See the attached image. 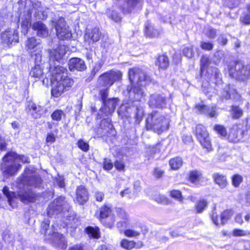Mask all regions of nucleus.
Masks as SVG:
<instances>
[{
  "instance_id": "3",
  "label": "nucleus",
  "mask_w": 250,
  "mask_h": 250,
  "mask_svg": "<svg viewBox=\"0 0 250 250\" xmlns=\"http://www.w3.org/2000/svg\"><path fill=\"white\" fill-rule=\"evenodd\" d=\"M128 77L131 83H136L139 86H134L128 91L130 96H133L134 100H140L144 96V92L141 87L149 83L151 79L146 72L138 68H133L129 70Z\"/></svg>"
},
{
  "instance_id": "43",
  "label": "nucleus",
  "mask_w": 250,
  "mask_h": 250,
  "mask_svg": "<svg viewBox=\"0 0 250 250\" xmlns=\"http://www.w3.org/2000/svg\"><path fill=\"white\" fill-rule=\"evenodd\" d=\"M248 234L247 230L240 229H235L232 231V235L236 237L245 236Z\"/></svg>"
},
{
  "instance_id": "51",
  "label": "nucleus",
  "mask_w": 250,
  "mask_h": 250,
  "mask_svg": "<svg viewBox=\"0 0 250 250\" xmlns=\"http://www.w3.org/2000/svg\"><path fill=\"white\" fill-rule=\"evenodd\" d=\"M117 213L118 216L120 218L123 219L125 220H128V215L124 210H123L121 208H117Z\"/></svg>"
},
{
  "instance_id": "9",
  "label": "nucleus",
  "mask_w": 250,
  "mask_h": 250,
  "mask_svg": "<svg viewBox=\"0 0 250 250\" xmlns=\"http://www.w3.org/2000/svg\"><path fill=\"white\" fill-rule=\"evenodd\" d=\"M68 208V204L65 200L64 198L60 196L55 199L48 206L47 208V214L49 216L54 214H57L63 210H67Z\"/></svg>"
},
{
  "instance_id": "57",
  "label": "nucleus",
  "mask_w": 250,
  "mask_h": 250,
  "mask_svg": "<svg viewBox=\"0 0 250 250\" xmlns=\"http://www.w3.org/2000/svg\"><path fill=\"white\" fill-rule=\"evenodd\" d=\"M103 66V63L101 62H99L96 63L92 70L91 72V75H93V76H94L97 73H98L100 70L101 69L102 67Z\"/></svg>"
},
{
  "instance_id": "32",
  "label": "nucleus",
  "mask_w": 250,
  "mask_h": 250,
  "mask_svg": "<svg viewBox=\"0 0 250 250\" xmlns=\"http://www.w3.org/2000/svg\"><path fill=\"white\" fill-rule=\"evenodd\" d=\"M156 64L161 69L167 68L169 65V60L167 57L165 55L159 56Z\"/></svg>"
},
{
  "instance_id": "38",
  "label": "nucleus",
  "mask_w": 250,
  "mask_h": 250,
  "mask_svg": "<svg viewBox=\"0 0 250 250\" xmlns=\"http://www.w3.org/2000/svg\"><path fill=\"white\" fill-rule=\"evenodd\" d=\"M202 178V173L200 171L193 170L190 172L189 180L193 183H197Z\"/></svg>"
},
{
  "instance_id": "6",
  "label": "nucleus",
  "mask_w": 250,
  "mask_h": 250,
  "mask_svg": "<svg viewBox=\"0 0 250 250\" xmlns=\"http://www.w3.org/2000/svg\"><path fill=\"white\" fill-rule=\"evenodd\" d=\"M230 75L240 80L245 81L250 76V64L244 65L241 62H237L229 69Z\"/></svg>"
},
{
  "instance_id": "16",
  "label": "nucleus",
  "mask_w": 250,
  "mask_h": 250,
  "mask_svg": "<svg viewBox=\"0 0 250 250\" xmlns=\"http://www.w3.org/2000/svg\"><path fill=\"white\" fill-rule=\"evenodd\" d=\"M118 101V100L117 99L113 98L108 100L105 102V104H104V107L101 108L100 112L104 111V115L102 114L101 116L104 117L114 112Z\"/></svg>"
},
{
  "instance_id": "14",
  "label": "nucleus",
  "mask_w": 250,
  "mask_h": 250,
  "mask_svg": "<svg viewBox=\"0 0 250 250\" xmlns=\"http://www.w3.org/2000/svg\"><path fill=\"white\" fill-rule=\"evenodd\" d=\"M1 40L3 43L9 46L14 42H18V35L15 30L5 31L1 34Z\"/></svg>"
},
{
  "instance_id": "27",
  "label": "nucleus",
  "mask_w": 250,
  "mask_h": 250,
  "mask_svg": "<svg viewBox=\"0 0 250 250\" xmlns=\"http://www.w3.org/2000/svg\"><path fill=\"white\" fill-rule=\"evenodd\" d=\"M196 108L201 113L210 117H214L217 116V112L215 107H210L204 104H197Z\"/></svg>"
},
{
  "instance_id": "21",
  "label": "nucleus",
  "mask_w": 250,
  "mask_h": 250,
  "mask_svg": "<svg viewBox=\"0 0 250 250\" xmlns=\"http://www.w3.org/2000/svg\"><path fill=\"white\" fill-rule=\"evenodd\" d=\"M26 107L29 111H33L31 114L35 118H39L43 112V109L42 106L37 105L32 101L27 102Z\"/></svg>"
},
{
  "instance_id": "8",
  "label": "nucleus",
  "mask_w": 250,
  "mask_h": 250,
  "mask_svg": "<svg viewBox=\"0 0 250 250\" xmlns=\"http://www.w3.org/2000/svg\"><path fill=\"white\" fill-rule=\"evenodd\" d=\"M196 136L202 146L208 151H211L212 146L209 134L206 127L202 125H198L196 127Z\"/></svg>"
},
{
  "instance_id": "58",
  "label": "nucleus",
  "mask_w": 250,
  "mask_h": 250,
  "mask_svg": "<svg viewBox=\"0 0 250 250\" xmlns=\"http://www.w3.org/2000/svg\"><path fill=\"white\" fill-rule=\"evenodd\" d=\"M201 47L203 49L211 50L213 48V44L209 42H202Z\"/></svg>"
},
{
  "instance_id": "24",
  "label": "nucleus",
  "mask_w": 250,
  "mask_h": 250,
  "mask_svg": "<svg viewBox=\"0 0 250 250\" xmlns=\"http://www.w3.org/2000/svg\"><path fill=\"white\" fill-rule=\"evenodd\" d=\"M32 29L37 31L38 36L44 38L48 35V30L46 25L41 21L34 22L32 25Z\"/></svg>"
},
{
  "instance_id": "34",
  "label": "nucleus",
  "mask_w": 250,
  "mask_h": 250,
  "mask_svg": "<svg viewBox=\"0 0 250 250\" xmlns=\"http://www.w3.org/2000/svg\"><path fill=\"white\" fill-rule=\"evenodd\" d=\"M169 164L171 169L177 170L182 166V159L180 157H177L171 159L169 161Z\"/></svg>"
},
{
  "instance_id": "47",
  "label": "nucleus",
  "mask_w": 250,
  "mask_h": 250,
  "mask_svg": "<svg viewBox=\"0 0 250 250\" xmlns=\"http://www.w3.org/2000/svg\"><path fill=\"white\" fill-rule=\"evenodd\" d=\"M63 115V112L61 110H56L52 114L51 117L53 120L60 121Z\"/></svg>"
},
{
  "instance_id": "48",
  "label": "nucleus",
  "mask_w": 250,
  "mask_h": 250,
  "mask_svg": "<svg viewBox=\"0 0 250 250\" xmlns=\"http://www.w3.org/2000/svg\"><path fill=\"white\" fill-rule=\"evenodd\" d=\"M171 196L178 201L182 202L183 201V197L180 191L178 190H173L170 192Z\"/></svg>"
},
{
  "instance_id": "25",
  "label": "nucleus",
  "mask_w": 250,
  "mask_h": 250,
  "mask_svg": "<svg viewBox=\"0 0 250 250\" xmlns=\"http://www.w3.org/2000/svg\"><path fill=\"white\" fill-rule=\"evenodd\" d=\"M143 0H126L122 7L124 13H129L143 2Z\"/></svg>"
},
{
  "instance_id": "60",
  "label": "nucleus",
  "mask_w": 250,
  "mask_h": 250,
  "mask_svg": "<svg viewBox=\"0 0 250 250\" xmlns=\"http://www.w3.org/2000/svg\"><path fill=\"white\" fill-rule=\"evenodd\" d=\"M110 18L113 21H115V22H118V21H121V17L119 15V14L116 12H115V11H113L111 13V14L110 16Z\"/></svg>"
},
{
  "instance_id": "61",
  "label": "nucleus",
  "mask_w": 250,
  "mask_h": 250,
  "mask_svg": "<svg viewBox=\"0 0 250 250\" xmlns=\"http://www.w3.org/2000/svg\"><path fill=\"white\" fill-rule=\"evenodd\" d=\"M163 174L164 171L159 168H155L153 171V175L157 178L161 177Z\"/></svg>"
},
{
  "instance_id": "13",
  "label": "nucleus",
  "mask_w": 250,
  "mask_h": 250,
  "mask_svg": "<svg viewBox=\"0 0 250 250\" xmlns=\"http://www.w3.org/2000/svg\"><path fill=\"white\" fill-rule=\"evenodd\" d=\"M149 105L152 107L163 108L166 105V99L158 94H152L150 97Z\"/></svg>"
},
{
  "instance_id": "5",
  "label": "nucleus",
  "mask_w": 250,
  "mask_h": 250,
  "mask_svg": "<svg viewBox=\"0 0 250 250\" xmlns=\"http://www.w3.org/2000/svg\"><path fill=\"white\" fill-rule=\"evenodd\" d=\"M123 74L117 70H111L101 75L97 80L98 87H110L114 83L122 79Z\"/></svg>"
},
{
  "instance_id": "18",
  "label": "nucleus",
  "mask_w": 250,
  "mask_h": 250,
  "mask_svg": "<svg viewBox=\"0 0 250 250\" xmlns=\"http://www.w3.org/2000/svg\"><path fill=\"white\" fill-rule=\"evenodd\" d=\"M55 246L62 249H65L67 247L66 241L64 237L58 232H54L52 237L48 238Z\"/></svg>"
},
{
  "instance_id": "56",
  "label": "nucleus",
  "mask_w": 250,
  "mask_h": 250,
  "mask_svg": "<svg viewBox=\"0 0 250 250\" xmlns=\"http://www.w3.org/2000/svg\"><path fill=\"white\" fill-rule=\"evenodd\" d=\"M239 1L240 0H226V4L230 8H233L239 4Z\"/></svg>"
},
{
  "instance_id": "54",
  "label": "nucleus",
  "mask_w": 250,
  "mask_h": 250,
  "mask_svg": "<svg viewBox=\"0 0 250 250\" xmlns=\"http://www.w3.org/2000/svg\"><path fill=\"white\" fill-rule=\"evenodd\" d=\"M114 167L116 169L119 171H124L125 169L124 163L120 160H117L115 162Z\"/></svg>"
},
{
  "instance_id": "59",
  "label": "nucleus",
  "mask_w": 250,
  "mask_h": 250,
  "mask_svg": "<svg viewBox=\"0 0 250 250\" xmlns=\"http://www.w3.org/2000/svg\"><path fill=\"white\" fill-rule=\"evenodd\" d=\"M38 17L39 19L42 20L45 19L47 17L48 15V9H45V10L42 11L38 9Z\"/></svg>"
},
{
  "instance_id": "39",
  "label": "nucleus",
  "mask_w": 250,
  "mask_h": 250,
  "mask_svg": "<svg viewBox=\"0 0 250 250\" xmlns=\"http://www.w3.org/2000/svg\"><path fill=\"white\" fill-rule=\"evenodd\" d=\"M238 132L239 130L237 128H232L230 130L228 135V140L229 142L236 143L239 141L240 139L238 135Z\"/></svg>"
},
{
  "instance_id": "28",
  "label": "nucleus",
  "mask_w": 250,
  "mask_h": 250,
  "mask_svg": "<svg viewBox=\"0 0 250 250\" xmlns=\"http://www.w3.org/2000/svg\"><path fill=\"white\" fill-rule=\"evenodd\" d=\"M112 211L111 207L109 205H104L100 208V219H104L110 217L112 223L115 221L114 217L112 215Z\"/></svg>"
},
{
  "instance_id": "4",
  "label": "nucleus",
  "mask_w": 250,
  "mask_h": 250,
  "mask_svg": "<svg viewBox=\"0 0 250 250\" xmlns=\"http://www.w3.org/2000/svg\"><path fill=\"white\" fill-rule=\"evenodd\" d=\"M169 118L167 115L158 111L148 114L146 120V127L148 130L160 134L168 129Z\"/></svg>"
},
{
  "instance_id": "12",
  "label": "nucleus",
  "mask_w": 250,
  "mask_h": 250,
  "mask_svg": "<svg viewBox=\"0 0 250 250\" xmlns=\"http://www.w3.org/2000/svg\"><path fill=\"white\" fill-rule=\"evenodd\" d=\"M7 164H5V167H3V173L7 177L15 174L21 167V165L17 164L16 161H4Z\"/></svg>"
},
{
  "instance_id": "62",
  "label": "nucleus",
  "mask_w": 250,
  "mask_h": 250,
  "mask_svg": "<svg viewBox=\"0 0 250 250\" xmlns=\"http://www.w3.org/2000/svg\"><path fill=\"white\" fill-rule=\"evenodd\" d=\"M56 140V136L52 133H48L47 135L46 141L47 143L51 144L54 143Z\"/></svg>"
},
{
  "instance_id": "22",
  "label": "nucleus",
  "mask_w": 250,
  "mask_h": 250,
  "mask_svg": "<svg viewBox=\"0 0 250 250\" xmlns=\"http://www.w3.org/2000/svg\"><path fill=\"white\" fill-rule=\"evenodd\" d=\"M88 199L87 189L84 187L81 186L77 188L76 190V201L80 204L85 203Z\"/></svg>"
},
{
  "instance_id": "49",
  "label": "nucleus",
  "mask_w": 250,
  "mask_h": 250,
  "mask_svg": "<svg viewBox=\"0 0 250 250\" xmlns=\"http://www.w3.org/2000/svg\"><path fill=\"white\" fill-rule=\"evenodd\" d=\"M78 147L84 151H87L89 149V145L83 140H80L78 142Z\"/></svg>"
},
{
  "instance_id": "23",
  "label": "nucleus",
  "mask_w": 250,
  "mask_h": 250,
  "mask_svg": "<svg viewBox=\"0 0 250 250\" xmlns=\"http://www.w3.org/2000/svg\"><path fill=\"white\" fill-rule=\"evenodd\" d=\"M3 161L20 162L23 163H29L28 158L24 155H18L15 152H8L3 158Z\"/></svg>"
},
{
  "instance_id": "45",
  "label": "nucleus",
  "mask_w": 250,
  "mask_h": 250,
  "mask_svg": "<svg viewBox=\"0 0 250 250\" xmlns=\"http://www.w3.org/2000/svg\"><path fill=\"white\" fill-rule=\"evenodd\" d=\"M214 129L220 135L222 136H226L227 135V131L226 128L220 125H215Z\"/></svg>"
},
{
  "instance_id": "2",
  "label": "nucleus",
  "mask_w": 250,
  "mask_h": 250,
  "mask_svg": "<svg viewBox=\"0 0 250 250\" xmlns=\"http://www.w3.org/2000/svg\"><path fill=\"white\" fill-rule=\"evenodd\" d=\"M51 77V93L55 97L61 96L73 84V81L67 76V69L57 65L50 67Z\"/></svg>"
},
{
  "instance_id": "11",
  "label": "nucleus",
  "mask_w": 250,
  "mask_h": 250,
  "mask_svg": "<svg viewBox=\"0 0 250 250\" xmlns=\"http://www.w3.org/2000/svg\"><path fill=\"white\" fill-rule=\"evenodd\" d=\"M233 213V211L231 210H226L222 213L220 219L219 220L217 212L215 210H213L211 215V218L215 225H223L230 218Z\"/></svg>"
},
{
  "instance_id": "17",
  "label": "nucleus",
  "mask_w": 250,
  "mask_h": 250,
  "mask_svg": "<svg viewBox=\"0 0 250 250\" xmlns=\"http://www.w3.org/2000/svg\"><path fill=\"white\" fill-rule=\"evenodd\" d=\"M55 246L62 249H65L67 247L66 241L64 237L58 232H54L52 237L48 238Z\"/></svg>"
},
{
  "instance_id": "33",
  "label": "nucleus",
  "mask_w": 250,
  "mask_h": 250,
  "mask_svg": "<svg viewBox=\"0 0 250 250\" xmlns=\"http://www.w3.org/2000/svg\"><path fill=\"white\" fill-rule=\"evenodd\" d=\"M208 205V202L204 199H201L198 200L195 205V211L196 213H202L206 209Z\"/></svg>"
},
{
  "instance_id": "41",
  "label": "nucleus",
  "mask_w": 250,
  "mask_h": 250,
  "mask_svg": "<svg viewBox=\"0 0 250 250\" xmlns=\"http://www.w3.org/2000/svg\"><path fill=\"white\" fill-rule=\"evenodd\" d=\"M243 112L242 109L237 106H232L231 110V114L233 119H239L243 115Z\"/></svg>"
},
{
  "instance_id": "55",
  "label": "nucleus",
  "mask_w": 250,
  "mask_h": 250,
  "mask_svg": "<svg viewBox=\"0 0 250 250\" xmlns=\"http://www.w3.org/2000/svg\"><path fill=\"white\" fill-rule=\"evenodd\" d=\"M104 89L100 91V95L103 104H105L106 99L108 96V89L109 87H104Z\"/></svg>"
},
{
  "instance_id": "64",
  "label": "nucleus",
  "mask_w": 250,
  "mask_h": 250,
  "mask_svg": "<svg viewBox=\"0 0 250 250\" xmlns=\"http://www.w3.org/2000/svg\"><path fill=\"white\" fill-rule=\"evenodd\" d=\"M241 21L243 23L246 24H248L250 23V16L248 14L244 15L241 18Z\"/></svg>"
},
{
  "instance_id": "36",
  "label": "nucleus",
  "mask_w": 250,
  "mask_h": 250,
  "mask_svg": "<svg viewBox=\"0 0 250 250\" xmlns=\"http://www.w3.org/2000/svg\"><path fill=\"white\" fill-rule=\"evenodd\" d=\"M85 231L90 237L97 239L100 237V233L98 227L89 226L86 228Z\"/></svg>"
},
{
  "instance_id": "50",
  "label": "nucleus",
  "mask_w": 250,
  "mask_h": 250,
  "mask_svg": "<svg viewBox=\"0 0 250 250\" xmlns=\"http://www.w3.org/2000/svg\"><path fill=\"white\" fill-rule=\"evenodd\" d=\"M103 165L104 169L106 170L111 169L113 167L111 160L107 158L104 159Z\"/></svg>"
},
{
  "instance_id": "29",
  "label": "nucleus",
  "mask_w": 250,
  "mask_h": 250,
  "mask_svg": "<svg viewBox=\"0 0 250 250\" xmlns=\"http://www.w3.org/2000/svg\"><path fill=\"white\" fill-rule=\"evenodd\" d=\"M212 178L214 182L221 188H224L226 187L228 181L226 176L219 173H215L213 174Z\"/></svg>"
},
{
  "instance_id": "44",
  "label": "nucleus",
  "mask_w": 250,
  "mask_h": 250,
  "mask_svg": "<svg viewBox=\"0 0 250 250\" xmlns=\"http://www.w3.org/2000/svg\"><path fill=\"white\" fill-rule=\"evenodd\" d=\"M204 32L206 35L209 38H214L216 36V30L211 27H206Z\"/></svg>"
},
{
  "instance_id": "52",
  "label": "nucleus",
  "mask_w": 250,
  "mask_h": 250,
  "mask_svg": "<svg viewBox=\"0 0 250 250\" xmlns=\"http://www.w3.org/2000/svg\"><path fill=\"white\" fill-rule=\"evenodd\" d=\"M209 60L207 56H203L201 59V70L203 71L208 65Z\"/></svg>"
},
{
  "instance_id": "35",
  "label": "nucleus",
  "mask_w": 250,
  "mask_h": 250,
  "mask_svg": "<svg viewBox=\"0 0 250 250\" xmlns=\"http://www.w3.org/2000/svg\"><path fill=\"white\" fill-rule=\"evenodd\" d=\"M49 227V222L45 221L43 222L41 225L42 232L44 233L46 236V239H48V238L52 237L54 232H56L54 230H51L48 229Z\"/></svg>"
},
{
  "instance_id": "7",
  "label": "nucleus",
  "mask_w": 250,
  "mask_h": 250,
  "mask_svg": "<svg viewBox=\"0 0 250 250\" xmlns=\"http://www.w3.org/2000/svg\"><path fill=\"white\" fill-rule=\"evenodd\" d=\"M26 48L30 53L31 57L34 59L36 62H41L42 60V46L39 41L34 37H31L25 42Z\"/></svg>"
},
{
  "instance_id": "1",
  "label": "nucleus",
  "mask_w": 250,
  "mask_h": 250,
  "mask_svg": "<svg viewBox=\"0 0 250 250\" xmlns=\"http://www.w3.org/2000/svg\"><path fill=\"white\" fill-rule=\"evenodd\" d=\"M34 168H26L22 176L17 181L18 190L15 192L10 191L7 187L3 188L2 192L7 198L9 205L13 208H17L19 200L23 203H29L35 201L37 195L28 189V187H39L42 180L39 176L34 174Z\"/></svg>"
},
{
  "instance_id": "30",
  "label": "nucleus",
  "mask_w": 250,
  "mask_h": 250,
  "mask_svg": "<svg viewBox=\"0 0 250 250\" xmlns=\"http://www.w3.org/2000/svg\"><path fill=\"white\" fill-rule=\"evenodd\" d=\"M101 36V33L98 28L95 27L92 29L90 32H87L84 36L85 40L90 39L93 42H97L99 41Z\"/></svg>"
},
{
  "instance_id": "40",
  "label": "nucleus",
  "mask_w": 250,
  "mask_h": 250,
  "mask_svg": "<svg viewBox=\"0 0 250 250\" xmlns=\"http://www.w3.org/2000/svg\"><path fill=\"white\" fill-rule=\"evenodd\" d=\"M121 247L126 250H130L135 246V242L126 239H123L121 242Z\"/></svg>"
},
{
  "instance_id": "15",
  "label": "nucleus",
  "mask_w": 250,
  "mask_h": 250,
  "mask_svg": "<svg viewBox=\"0 0 250 250\" xmlns=\"http://www.w3.org/2000/svg\"><path fill=\"white\" fill-rule=\"evenodd\" d=\"M110 119L107 118L103 120L100 124V128L98 131L101 136H108L109 134H113L114 132L113 125Z\"/></svg>"
},
{
  "instance_id": "19",
  "label": "nucleus",
  "mask_w": 250,
  "mask_h": 250,
  "mask_svg": "<svg viewBox=\"0 0 250 250\" xmlns=\"http://www.w3.org/2000/svg\"><path fill=\"white\" fill-rule=\"evenodd\" d=\"M65 48L63 45H59L49 52L50 60L59 61L65 54Z\"/></svg>"
},
{
  "instance_id": "53",
  "label": "nucleus",
  "mask_w": 250,
  "mask_h": 250,
  "mask_svg": "<svg viewBox=\"0 0 250 250\" xmlns=\"http://www.w3.org/2000/svg\"><path fill=\"white\" fill-rule=\"evenodd\" d=\"M136 114L135 115L136 118V122H137L138 123H139L140 121L143 119V117L144 116V110L142 108H137L136 109Z\"/></svg>"
},
{
  "instance_id": "31",
  "label": "nucleus",
  "mask_w": 250,
  "mask_h": 250,
  "mask_svg": "<svg viewBox=\"0 0 250 250\" xmlns=\"http://www.w3.org/2000/svg\"><path fill=\"white\" fill-rule=\"evenodd\" d=\"M145 33L146 36L150 37H157L159 34V32L148 22L145 24Z\"/></svg>"
},
{
  "instance_id": "10",
  "label": "nucleus",
  "mask_w": 250,
  "mask_h": 250,
  "mask_svg": "<svg viewBox=\"0 0 250 250\" xmlns=\"http://www.w3.org/2000/svg\"><path fill=\"white\" fill-rule=\"evenodd\" d=\"M56 34L59 39L64 40L71 38L72 34L63 18H60L55 25Z\"/></svg>"
},
{
  "instance_id": "63",
  "label": "nucleus",
  "mask_w": 250,
  "mask_h": 250,
  "mask_svg": "<svg viewBox=\"0 0 250 250\" xmlns=\"http://www.w3.org/2000/svg\"><path fill=\"white\" fill-rule=\"evenodd\" d=\"M95 197L97 201L101 202L103 200L104 194L102 192L98 191L95 193Z\"/></svg>"
},
{
  "instance_id": "42",
  "label": "nucleus",
  "mask_w": 250,
  "mask_h": 250,
  "mask_svg": "<svg viewBox=\"0 0 250 250\" xmlns=\"http://www.w3.org/2000/svg\"><path fill=\"white\" fill-rule=\"evenodd\" d=\"M232 185L235 187H238L243 181V177L239 174L234 175L231 179Z\"/></svg>"
},
{
  "instance_id": "46",
  "label": "nucleus",
  "mask_w": 250,
  "mask_h": 250,
  "mask_svg": "<svg viewBox=\"0 0 250 250\" xmlns=\"http://www.w3.org/2000/svg\"><path fill=\"white\" fill-rule=\"evenodd\" d=\"M125 235L129 237H136L138 236L140 232L133 229H127L124 231Z\"/></svg>"
},
{
  "instance_id": "20",
  "label": "nucleus",
  "mask_w": 250,
  "mask_h": 250,
  "mask_svg": "<svg viewBox=\"0 0 250 250\" xmlns=\"http://www.w3.org/2000/svg\"><path fill=\"white\" fill-rule=\"evenodd\" d=\"M68 66L71 71L75 70L82 71L86 68L84 61L77 58L71 59L69 61Z\"/></svg>"
},
{
  "instance_id": "26",
  "label": "nucleus",
  "mask_w": 250,
  "mask_h": 250,
  "mask_svg": "<svg viewBox=\"0 0 250 250\" xmlns=\"http://www.w3.org/2000/svg\"><path fill=\"white\" fill-rule=\"evenodd\" d=\"M220 94V96L225 99L231 98L238 99L240 98V96L237 93L236 90L230 85H226L223 91Z\"/></svg>"
},
{
  "instance_id": "37",
  "label": "nucleus",
  "mask_w": 250,
  "mask_h": 250,
  "mask_svg": "<svg viewBox=\"0 0 250 250\" xmlns=\"http://www.w3.org/2000/svg\"><path fill=\"white\" fill-rule=\"evenodd\" d=\"M35 63L36 65L30 72V75L31 77L40 79L43 74L42 69L40 66L41 62L37 63L35 61Z\"/></svg>"
}]
</instances>
